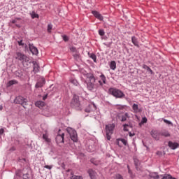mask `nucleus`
I'll return each mask as SVG.
<instances>
[{
  "mask_svg": "<svg viewBox=\"0 0 179 179\" xmlns=\"http://www.w3.org/2000/svg\"><path fill=\"white\" fill-rule=\"evenodd\" d=\"M108 93L113 96V97H116V99H124V97H125V94H124L122 91L117 88H109Z\"/></svg>",
  "mask_w": 179,
  "mask_h": 179,
  "instance_id": "nucleus-1",
  "label": "nucleus"
},
{
  "mask_svg": "<svg viewBox=\"0 0 179 179\" xmlns=\"http://www.w3.org/2000/svg\"><path fill=\"white\" fill-rule=\"evenodd\" d=\"M15 59H17L18 61L22 62V65H24V64L30 62V57H27L26 55L20 52H16Z\"/></svg>",
  "mask_w": 179,
  "mask_h": 179,
  "instance_id": "nucleus-2",
  "label": "nucleus"
},
{
  "mask_svg": "<svg viewBox=\"0 0 179 179\" xmlns=\"http://www.w3.org/2000/svg\"><path fill=\"white\" fill-rule=\"evenodd\" d=\"M115 128V124H109L106 126V138L108 141L111 139V134H114V129Z\"/></svg>",
  "mask_w": 179,
  "mask_h": 179,
  "instance_id": "nucleus-3",
  "label": "nucleus"
},
{
  "mask_svg": "<svg viewBox=\"0 0 179 179\" xmlns=\"http://www.w3.org/2000/svg\"><path fill=\"white\" fill-rule=\"evenodd\" d=\"M27 101H29L27 99H25L22 96H17L14 100V103H15V104H21L24 108H26V106H27Z\"/></svg>",
  "mask_w": 179,
  "mask_h": 179,
  "instance_id": "nucleus-4",
  "label": "nucleus"
},
{
  "mask_svg": "<svg viewBox=\"0 0 179 179\" xmlns=\"http://www.w3.org/2000/svg\"><path fill=\"white\" fill-rule=\"evenodd\" d=\"M66 131L68 134H69L71 141H73V142H78V133H76L75 129L68 127Z\"/></svg>",
  "mask_w": 179,
  "mask_h": 179,
  "instance_id": "nucleus-5",
  "label": "nucleus"
},
{
  "mask_svg": "<svg viewBox=\"0 0 179 179\" xmlns=\"http://www.w3.org/2000/svg\"><path fill=\"white\" fill-rule=\"evenodd\" d=\"M71 107H74L76 110H80V101H79V96L74 95L71 101Z\"/></svg>",
  "mask_w": 179,
  "mask_h": 179,
  "instance_id": "nucleus-6",
  "label": "nucleus"
},
{
  "mask_svg": "<svg viewBox=\"0 0 179 179\" xmlns=\"http://www.w3.org/2000/svg\"><path fill=\"white\" fill-rule=\"evenodd\" d=\"M65 136V134L61 132V130H59L58 134L56 136V143L57 145H61V143H64V138Z\"/></svg>",
  "mask_w": 179,
  "mask_h": 179,
  "instance_id": "nucleus-7",
  "label": "nucleus"
},
{
  "mask_svg": "<svg viewBox=\"0 0 179 179\" xmlns=\"http://www.w3.org/2000/svg\"><path fill=\"white\" fill-rule=\"evenodd\" d=\"M44 85H45V79L44 78H40L36 85H35V87L36 89H38L39 87H43L44 86Z\"/></svg>",
  "mask_w": 179,
  "mask_h": 179,
  "instance_id": "nucleus-8",
  "label": "nucleus"
},
{
  "mask_svg": "<svg viewBox=\"0 0 179 179\" xmlns=\"http://www.w3.org/2000/svg\"><path fill=\"white\" fill-rule=\"evenodd\" d=\"M150 135L156 141H159V139H160V136H162L161 133L158 132L157 130H152Z\"/></svg>",
  "mask_w": 179,
  "mask_h": 179,
  "instance_id": "nucleus-9",
  "label": "nucleus"
},
{
  "mask_svg": "<svg viewBox=\"0 0 179 179\" xmlns=\"http://www.w3.org/2000/svg\"><path fill=\"white\" fill-rule=\"evenodd\" d=\"M85 76V83L96 82V78H94V76L92 73H87Z\"/></svg>",
  "mask_w": 179,
  "mask_h": 179,
  "instance_id": "nucleus-10",
  "label": "nucleus"
},
{
  "mask_svg": "<svg viewBox=\"0 0 179 179\" xmlns=\"http://www.w3.org/2000/svg\"><path fill=\"white\" fill-rule=\"evenodd\" d=\"M29 50L31 51V54H33V55H38V49H37V48H36L34 45H33V44H29Z\"/></svg>",
  "mask_w": 179,
  "mask_h": 179,
  "instance_id": "nucleus-11",
  "label": "nucleus"
},
{
  "mask_svg": "<svg viewBox=\"0 0 179 179\" xmlns=\"http://www.w3.org/2000/svg\"><path fill=\"white\" fill-rule=\"evenodd\" d=\"M87 173L90 179H97V172L93 171V169H89Z\"/></svg>",
  "mask_w": 179,
  "mask_h": 179,
  "instance_id": "nucleus-12",
  "label": "nucleus"
},
{
  "mask_svg": "<svg viewBox=\"0 0 179 179\" xmlns=\"http://www.w3.org/2000/svg\"><path fill=\"white\" fill-rule=\"evenodd\" d=\"M93 110H96V105L90 104L87 108H85V113H92Z\"/></svg>",
  "mask_w": 179,
  "mask_h": 179,
  "instance_id": "nucleus-13",
  "label": "nucleus"
},
{
  "mask_svg": "<svg viewBox=\"0 0 179 179\" xmlns=\"http://www.w3.org/2000/svg\"><path fill=\"white\" fill-rule=\"evenodd\" d=\"M92 15L99 20H103V16L97 11H92Z\"/></svg>",
  "mask_w": 179,
  "mask_h": 179,
  "instance_id": "nucleus-14",
  "label": "nucleus"
},
{
  "mask_svg": "<svg viewBox=\"0 0 179 179\" xmlns=\"http://www.w3.org/2000/svg\"><path fill=\"white\" fill-rule=\"evenodd\" d=\"M168 145L169 146V148H171V149H173V150L177 149L178 148V143H173L171 141H169Z\"/></svg>",
  "mask_w": 179,
  "mask_h": 179,
  "instance_id": "nucleus-15",
  "label": "nucleus"
},
{
  "mask_svg": "<svg viewBox=\"0 0 179 179\" xmlns=\"http://www.w3.org/2000/svg\"><path fill=\"white\" fill-rule=\"evenodd\" d=\"M35 106L36 107H38V108H42V107H44V106H45V103L43 101H38L36 102Z\"/></svg>",
  "mask_w": 179,
  "mask_h": 179,
  "instance_id": "nucleus-16",
  "label": "nucleus"
},
{
  "mask_svg": "<svg viewBox=\"0 0 179 179\" xmlns=\"http://www.w3.org/2000/svg\"><path fill=\"white\" fill-rule=\"evenodd\" d=\"M88 90H93L94 89V82L86 83Z\"/></svg>",
  "mask_w": 179,
  "mask_h": 179,
  "instance_id": "nucleus-17",
  "label": "nucleus"
},
{
  "mask_svg": "<svg viewBox=\"0 0 179 179\" xmlns=\"http://www.w3.org/2000/svg\"><path fill=\"white\" fill-rule=\"evenodd\" d=\"M161 136H164L165 138H169L170 136V132H169L167 130L164 129L161 132Z\"/></svg>",
  "mask_w": 179,
  "mask_h": 179,
  "instance_id": "nucleus-18",
  "label": "nucleus"
},
{
  "mask_svg": "<svg viewBox=\"0 0 179 179\" xmlns=\"http://www.w3.org/2000/svg\"><path fill=\"white\" fill-rule=\"evenodd\" d=\"M131 41L136 47H139V42L138 41V38L136 37L132 36Z\"/></svg>",
  "mask_w": 179,
  "mask_h": 179,
  "instance_id": "nucleus-19",
  "label": "nucleus"
},
{
  "mask_svg": "<svg viewBox=\"0 0 179 179\" xmlns=\"http://www.w3.org/2000/svg\"><path fill=\"white\" fill-rule=\"evenodd\" d=\"M43 139H44V141L47 142V143H51V138H48V134L47 133L43 134Z\"/></svg>",
  "mask_w": 179,
  "mask_h": 179,
  "instance_id": "nucleus-20",
  "label": "nucleus"
},
{
  "mask_svg": "<svg viewBox=\"0 0 179 179\" xmlns=\"http://www.w3.org/2000/svg\"><path fill=\"white\" fill-rule=\"evenodd\" d=\"M128 118H129V114H128V113H126L121 116L120 120L122 121V122H124V121H127Z\"/></svg>",
  "mask_w": 179,
  "mask_h": 179,
  "instance_id": "nucleus-21",
  "label": "nucleus"
},
{
  "mask_svg": "<svg viewBox=\"0 0 179 179\" xmlns=\"http://www.w3.org/2000/svg\"><path fill=\"white\" fill-rule=\"evenodd\" d=\"M13 85H17V80H11L7 83V87H10V86H13Z\"/></svg>",
  "mask_w": 179,
  "mask_h": 179,
  "instance_id": "nucleus-22",
  "label": "nucleus"
},
{
  "mask_svg": "<svg viewBox=\"0 0 179 179\" xmlns=\"http://www.w3.org/2000/svg\"><path fill=\"white\" fill-rule=\"evenodd\" d=\"M132 108L134 111V113H140L141 110H139V107L138 106V104L134 103L132 106Z\"/></svg>",
  "mask_w": 179,
  "mask_h": 179,
  "instance_id": "nucleus-23",
  "label": "nucleus"
},
{
  "mask_svg": "<svg viewBox=\"0 0 179 179\" xmlns=\"http://www.w3.org/2000/svg\"><path fill=\"white\" fill-rule=\"evenodd\" d=\"M110 68L113 71H114L117 68V63H115V61H112L110 64Z\"/></svg>",
  "mask_w": 179,
  "mask_h": 179,
  "instance_id": "nucleus-24",
  "label": "nucleus"
},
{
  "mask_svg": "<svg viewBox=\"0 0 179 179\" xmlns=\"http://www.w3.org/2000/svg\"><path fill=\"white\" fill-rule=\"evenodd\" d=\"M119 141H120V142H122L123 143V145H124V146H127V145L128 143V141L127 140L119 138V139H117V145H120Z\"/></svg>",
  "mask_w": 179,
  "mask_h": 179,
  "instance_id": "nucleus-25",
  "label": "nucleus"
},
{
  "mask_svg": "<svg viewBox=\"0 0 179 179\" xmlns=\"http://www.w3.org/2000/svg\"><path fill=\"white\" fill-rule=\"evenodd\" d=\"M99 78H101V80H102L103 85H106L107 82V78H106V76L104 74H101Z\"/></svg>",
  "mask_w": 179,
  "mask_h": 179,
  "instance_id": "nucleus-26",
  "label": "nucleus"
},
{
  "mask_svg": "<svg viewBox=\"0 0 179 179\" xmlns=\"http://www.w3.org/2000/svg\"><path fill=\"white\" fill-rule=\"evenodd\" d=\"M89 57H90V58L93 59L94 62H96V59H97V57L96 56V55H94L93 53L89 54Z\"/></svg>",
  "mask_w": 179,
  "mask_h": 179,
  "instance_id": "nucleus-27",
  "label": "nucleus"
},
{
  "mask_svg": "<svg viewBox=\"0 0 179 179\" xmlns=\"http://www.w3.org/2000/svg\"><path fill=\"white\" fill-rule=\"evenodd\" d=\"M91 163H92L95 166H99L100 164V161H97V160H96V159H92Z\"/></svg>",
  "mask_w": 179,
  "mask_h": 179,
  "instance_id": "nucleus-28",
  "label": "nucleus"
},
{
  "mask_svg": "<svg viewBox=\"0 0 179 179\" xmlns=\"http://www.w3.org/2000/svg\"><path fill=\"white\" fill-rule=\"evenodd\" d=\"M143 69H145V70L148 71V72H150V73H153V71H152V69H150V67L148 66L147 65L144 64V65L143 66Z\"/></svg>",
  "mask_w": 179,
  "mask_h": 179,
  "instance_id": "nucleus-29",
  "label": "nucleus"
},
{
  "mask_svg": "<svg viewBox=\"0 0 179 179\" xmlns=\"http://www.w3.org/2000/svg\"><path fill=\"white\" fill-rule=\"evenodd\" d=\"M29 171L26 173H24L22 176V179H30V174H29Z\"/></svg>",
  "mask_w": 179,
  "mask_h": 179,
  "instance_id": "nucleus-30",
  "label": "nucleus"
},
{
  "mask_svg": "<svg viewBox=\"0 0 179 179\" xmlns=\"http://www.w3.org/2000/svg\"><path fill=\"white\" fill-rule=\"evenodd\" d=\"M39 69L38 64H34V72H35V73L38 72Z\"/></svg>",
  "mask_w": 179,
  "mask_h": 179,
  "instance_id": "nucleus-31",
  "label": "nucleus"
},
{
  "mask_svg": "<svg viewBox=\"0 0 179 179\" xmlns=\"http://www.w3.org/2000/svg\"><path fill=\"white\" fill-rule=\"evenodd\" d=\"M127 168H128V173L129 174H130L131 178H135V175L132 174V171L129 169V166H127Z\"/></svg>",
  "mask_w": 179,
  "mask_h": 179,
  "instance_id": "nucleus-32",
  "label": "nucleus"
},
{
  "mask_svg": "<svg viewBox=\"0 0 179 179\" xmlns=\"http://www.w3.org/2000/svg\"><path fill=\"white\" fill-rule=\"evenodd\" d=\"M151 177L155 179L160 178V176L157 173H152Z\"/></svg>",
  "mask_w": 179,
  "mask_h": 179,
  "instance_id": "nucleus-33",
  "label": "nucleus"
},
{
  "mask_svg": "<svg viewBox=\"0 0 179 179\" xmlns=\"http://www.w3.org/2000/svg\"><path fill=\"white\" fill-rule=\"evenodd\" d=\"M71 179H83V176H80L73 175V176L71 177Z\"/></svg>",
  "mask_w": 179,
  "mask_h": 179,
  "instance_id": "nucleus-34",
  "label": "nucleus"
},
{
  "mask_svg": "<svg viewBox=\"0 0 179 179\" xmlns=\"http://www.w3.org/2000/svg\"><path fill=\"white\" fill-rule=\"evenodd\" d=\"M70 82H71V83H73V85H74V86H78V80H76V79H71Z\"/></svg>",
  "mask_w": 179,
  "mask_h": 179,
  "instance_id": "nucleus-35",
  "label": "nucleus"
},
{
  "mask_svg": "<svg viewBox=\"0 0 179 179\" xmlns=\"http://www.w3.org/2000/svg\"><path fill=\"white\" fill-rule=\"evenodd\" d=\"M162 179H176V178H173L171 175H166L164 176Z\"/></svg>",
  "mask_w": 179,
  "mask_h": 179,
  "instance_id": "nucleus-36",
  "label": "nucleus"
},
{
  "mask_svg": "<svg viewBox=\"0 0 179 179\" xmlns=\"http://www.w3.org/2000/svg\"><path fill=\"white\" fill-rule=\"evenodd\" d=\"M146 122H148V118L146 117H143L141 124H146Z\"/></svg>",
  "mask_w": 179,
  "mask_h": 179,
  "instance_id": "nucleus-37",
  "label": "nucleus"
},
{
  "mask_svg": "<svg viewBox=\"0 0 179 179\" xmlns=\"http://www.w3.org/2000/svg\"><path fill=\"white\" fill-rule=\"evenodd\" d=\"M18 20H20V18H15L14 20H11V23H12L13 24H15L17 23V21H18Z\"/></svg>",
  "mask_w": 179,
  "mask_h": 179,
  "instance_id": "nucleus-38",
  "label": "nucleus"
},
{
  "mask_svg": "<svg viewBox=\"0 0 179 179\" xmlns=\"http://www.w3.org/2000/svg\"><path fill=\"white\" fill-rule=\"evenodd\" d=\"M62 38H63L64 41H69V37H68V36H66V35H63Z\"/></svg>",
  "mask_w": 179,
  "mask_h": 179,
  "instance_id": "nucleus-39",
  "label": "nucleus"
},
{
  "mask_svg": "<svg viewBox=\"0 0 179 179\" xmlns=\"http://www.w3.org/2000/svg\"><path fill=\"white\" fill-rule=\"evenodd\" d=\"M163 121H164V122H165V124H168V125H173V123L171 122H170L169 120L163 119Z\"/></svg>",
  "mask_w": 179,
  "mask_h": 179,
  "instance_id": "nucleus-40",
  "label": "nucleus"
},
{
  "mask_svg": "<svg viewBox=\"0 0 179 179\" xmlns=\"http://www.w3.org/2000/svg\"><path fill=\"white\" fill-rule=\"evenodd\" d=\"M51 30H52V24H48V33H51Z\"/></svg>",
  "mask_w": 179,
  "mask_h": 179,
  "instance_id": "nucleus-41",
  "label": "nucleus"
},
{
  "mask_svg": "<svg viewBox=\"0 0 179 179\" xmlns=\"http://www.w3.org/2000/svg\"><path fill=\"white\" fill-rule=\"evenodd\" d=\"M99 36H104V34H105L104 30L100 29V30L99 31Z\"/></svg>",
  "mask_w": 179,
  "mask_h": 179,
  "instance_id": "nucleus-42",
  "label": "nucleus"
},
{
  "mask_svg": "<svg viewBox=\"0 0 179 179\" xmlns=\"http://www.w3.org/2000/svg\"><path fill=\"white\" fill-rule=\"evenodd\" d=\"M128 127H129V125L125 124L123 125V127H124V131H128Z\"/></svg>",
  "mask_w": 179,
  "mask_h": 179,
  "instance_id": "nucleus-43",
  "label": "nucleus"
},
{
  "mask_svg": "<svg viewBox=\"0 0 179 179\" xmlns=\"http://www.w3.org/2000/svg\"><path fill=\"white\" fill-rule=\"evenodd\" d=\"M115 177L117 179H124V178H122V176H121L120 174H116Z\"/></svg>",
  "mask_w": 179,
  "mask_h": 179,
  "instance_id": "nucleus-44",
  "label": "nucleus"
},
{
  "mask_svg": "<svg viewBox=\"0 0 179 179\" xmlns=\"http://www.w3.org/2000/svg\"><path fill=\"white\" fill-rule=\"evenodd\" d=\"M31 17L32 19H34L35 17H38V15L34 13L32 15H31Z\"/></svg>",
  "mask_w": 179,
  "mask_h": 179,
  "instance_id": "nucleus-45",
  "label": "nucleus"
},
{
  "mask_svg": "<svg viewBox=\"0 0 179 179\" xmlns=\"http://www.w3.org/2000/svg\"><path fill=\"white\" fill-rule=\"evenodd\" d=\"M17 43H18L19 45H24V43H23V41L22 40L18 41Z\"/></svg>",
  "mask_w": 179,
  "mask_h": 179,
  "instance_id": "nucleus-46",
  "label": "nucleus"
},
{
  "mask_svg": "<svg viewBox=\"0 0 179 179\" xmlns=\"http://www.w3.org/2000/svg\"><path fill=\"white\" fill-rule=\"evenodd\" d=\"M45 169H48V170H51V169H52V166L46 165V166H45Z\"/></svg>",
  "mask_w": 179,
  "mask_h": 179,
  "instance_id": "nucleus-47",
  "label": "nucleus"
},
{
  "mask_svg": "<svg viewBox=\"0 0 179 179\" xmlns=\"http://www.w3.org/2000/svg\"><path fill=\"white\" fill-rule=\"evenodd\" d=\"M134 163H135V165H136V169H138V160L137 159H134Z\"/></svg>",
  "mask_w": 179,
  "mask_h": 179,
  "instance_id": "nucleus-48",
  "label": "nucleus"
},
{
  "mask_svg": "<svg viewBox=\"0 0 179 179\" xmlns=\"http://www.w3.org/2000/svg\"><path fill=\"white\" fill-rule=\"evenodd\" d=\"M3 132H5V131L3 130V129H0V135H3Z\"/></svg>",
  "mask_w": 179,
  "mask_h": 179,
  "instance_id": "nucleus-49",
  "label": "nucleus"
},
{
  "mask_svg": "<svg viewBox=\"0 0 179 179\" xmlns=\"http://www.w3.org/2000/svg\"><path fill=\"white\" fill-rule=\"evenodd\" d=\"M99 83L100 86H103V85H104V83L101 80H99Z\"/></svg>",
  "mask_w": 179,
  "mask_h": 179,
  "instance_id": "nucleus-50",
  "label": "nucleus"
},
{
  "mask_svg": "<svg viewBox=\"0 0 179 179\" xmlns=\"http://www.w3.org/2000/svg\"><path fill=\"white\" fill-rule=\"evenodd\" d=\"M118 108H120V110H123V108H125V106H120Z\"/></svg>",
  "mask_w": 179,
  "mask_h": 179,
  "instance_id": "nucleus-51",
  "label": "nucleus"
},
{
  "mask_svg": "<svg viewBox=\"0 0 179 179\" xmlns=\"http://www.w3.org/2000/svg\"><path fill=\"white\" fill-rule=\"evenodd\" d=\"M129 136H131L132 138V136H135V134H132L131 132L129 133Z\"/></svg>",
  "mask_w": 179,
  "mask_h": 179,
  "instance_id": "nucleus-52",
  "label": "nucleus"
},
{
  "mask_svg": "<svg viewBox=\"0 0 179 179\" xmlns=\"http://www.w3.org/2000/svg\"><path fill=\"white\" fill-rule=\"evenodd\" d=\"M3 110V106L2 105H0V111H2Z\"/></svg>",
  "mask_w": 179,
  "mask_h": 179,
  "instance_id": "nucleus-53",
  "label": "nucleus"
},
{
  "mask_svg": "<svg viewBox=\"0 0 179 179\" xmlns=\"http://www.w3.org/2000/svg\"><path fill=\"white\" fill-rule=\"evenodd\" d=\"M45 99H47V96H43V100H45Z\"/></svg>",
  "mask_w": 179,
  "mask_h": 179,
  "instance_id": "nucleus-54",
  "label": "nucleus"
},
{
  "mask_svg": "<svg viewBox=\"0 0 179 179\" xmlns=\"http://www.w3.org/2000/svg\"><path fill=\"white\" fill-rule=\"evenodd\" d=\"M15 26H16L17 27H20V25H19V24H16Z\"/></svg>",
  "mask_w": 179,
  "mask_h": 179,
  "instance_id": "nucleus-55",
  "label": "nucleus"
},
{
  "mask_svg": "<svg viewBox=\"0 0 179 179\" xmlns=\"http://www.w3.org/2000/svg\"><path fill=\"white\" fill-rule=\"evenodd\" d=\"M142 125H143V124H141V122L139 123V127H142Z\"/></svg>",
  "mask_w": 179,
  "mask_h": 179,
  "instance_id": "nucleus-56",
  "label": "nucleus"
},
{
  "mask_svg": "<svg viewBox=\"0 0 179 179\" xmlns=\"http://www.w3.org/2000/svg\"><path fill=\"white\" fill-rule=\"evenodd\" d=\"M161 152H157V155H159Z\"/></svg>",
  "mask_w": 179,
  "mask_h": 179,
  "instance_id": "nucleus-57",
  "label": "nucleus"
},
{
  "mask_svg": "<svg viewBox=\"0 0 179 179\" xmlns=\"http://www.w3.org/2000/svg\"><path fill=\"white\" fill-rule=\"evenodd\" d=\"M0 96H1V93H0Z\"/></svg>",
  "mask_w": 179,
  "mask_h": 179,
  "instance_id": "nucleus-58",
  "label": "nucleus"
}]
</instances>
